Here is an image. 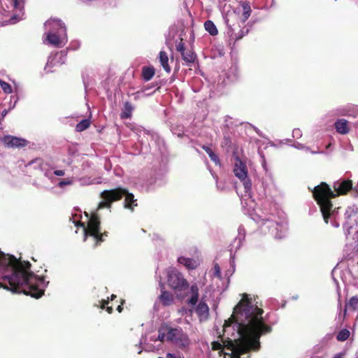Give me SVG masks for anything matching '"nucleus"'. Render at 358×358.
Here are the masks:
<instances>
[{"instance_id": "37", "label": "nucleus", "mask_w": 358, "mask_h": 358, "mask_svg": "<svg viewBox=\"0 0 358 358\" xmlns=\"http://www.w3.org/2000/svg\"><path fill=\"white\" fill-rule=\"evenodd\" d=\"M101 236H100L101 238V240H102V242L104 241V237H106L108 236V232L107 231H104L103 233H101Z\"/></svg>"}, {"instance_id": "35", "label": "nucleus", "mask_w": 358, "mask_h": 358, "mask_svg": "<svg viewBox=\"0 0 358 358\" xmlns=\"http://www.w3.org/2000/svg\"><path fill=\"white\" fill-rule=\"evenodd\" d=\"M201 148H202V149H203V150H205V151H206V152L208 155H209V153H210L211 152H213V150H212L209 147H208V146H206V145H202V147H201Z\"/></svg>"}, {"instance_id": "5", "label": "nucleus", "mask_w": 358, "mask_h": 358, "mask_svg": "<svg viewBox=\"0 0 358 358\" xmlns=\"http://www.w3.org/2000/svg\"><path fill=\"white\" fill-rule=\"evenodd\" d=\"M125 193H127V189L122 187L103 190L100 194L102 201L99 203L96 210H99L103 208L110 209L112 203L121 200Z\"/></svg>"}, {"instance_id": "30", "label": "nucleus", "mask_w": 358, "mask_h": 358, "mask_svg": "<svg viewBox=\"0 0 358 358\" xmlns=\"http://www.w3.org/2000/svg\"><path fill=\"white\" fill-rule=\"evenodd\" d=\"M73 183V180L70 178L62 179L59 183L58 187L63 188L66 185H71Z\"/></svg>"}, {"instance_id": "22", "label": "nucleus", "mask_w": 358, "mask_h": 358, "mask_svg": "<svg viewBox=\"0 0 358 358\" xmlns=\"http://www.w3.org/2000/svg\"><path fill=\"white\" fill-rule=\"evenodd\" d=\"M205 29L211 35L216 36L218 34L217 29L213 21L207 20L204 23Z\"/></svg>"}, {"instance_id": "29", "label": "nucleus", "mask_w": 358, "mask_h": 358, "mask_svg": "<svg viewBox=\"0 0 358 358\" xmlns=\"http://www.w3.org/2000/svg\"><path fill=\"white\" fill-rule=\"evenodd\" d=\"M241 180L243 181L244 188H245V192H248L250 191L251 187H252L251 180L249 178H248V177L245 178V179Z\"/></svg>"}, {"instance_id": "7", "label": "nucleus", "mask_w": 358, "mask_h": 358, "mask_svg": "<svg viewBox=\"0 0 358 358\" xmlns=\"http://www.w3.org/2000/svg\"><path fill=\"white\" fill-rule=\"evenodd\" d=\"M80 225L84 227L85 235L90 236L95 239V246L99 245L102 243L101 236V222L99 215L96 213L92 215L87 227H85L84 223H80Z\"/></svg>"}, {"instance_id": "1", "label": "nucleus", "mask_w": 358, "mask_h": 358, "mask_svg": "<svg viewBox=\"0 0 358 358\" xmlns=\"http://www.w3.org/2000/svg\"><path fill=\"white\" fill-rule=\"evenodd\" d=\"M264 310L254 304L252 299L246 293L243 294L242 299L234 307L229 319L225 320L224 331L230 326V322L236 321L238 327V338L234 340L227 338L222 339L223 344L219 341L211 343L213 350H220L219 355H224V358H241L250 350H259L260 337L271 333V326L265 323L262 314Z\"/></svg>"}, {"instance_id": "46", "label": "nucleus", "mask_w": 358, "mask_h": 358, "mask_svg": "<svg viewBox=\"0 0 358 358\" xmlns=\"http://www.w3.org/2000/svg\"><path fill=\"white\" fill-rule=\"evenodd\" d=\"M339 306H340V308H341V301H339Z\"/></svg>"}, {"instance_id": "28", "label": "nucleus", "mask_w": 358, "mask_h": 358, "mask_svg": "<svg viewBox=\"0 0 358 358\" xmlns=\"http://www.w3.org/2000/svg\"><path fill=\"white\" fill-rule=\"evenodd\" d=\"M0 85L5 93L10 94L12 92V87L8 83L0 80Z\"/></svg>"}, {"instance_id": "33", "label": "nucleus", "mask_w": 358, "mask_h": 358, "mask_svg": "<svg viewBox=\"0 0 358 358\" xmlns=\"http://www.w3.org/2000/svg\"><path fill=\"white\" fill-rule=\"evenodd\" d=\"M158 339L160 341H164V340H166V333H161L159 331V336H158Z\"/></svg>"}, {"instance_id": "15", "label": "nucleus", "mask_w": 358, "mask_h": 358, "mask_svg": "<svg viewBox=\"0 0 358 358\" xmlns=\"http://www.w3.org/2000/svg\"><path fill=\"white\" fill-rule=\"evenodd\" d=\"M358 310V296H355L350 298L348 302L346 303L343 314V320H344L347 315V311H357Z\"/></svg>"}, {"instance_id": "32", "label": "nucleus", "mask_w": 358, "mask_h": 358, "mask_svg": "<svg viewBox=\"0 0 358 358\" xmlns=\"http://www.w3.org/2000/svg\"><path fill=\"white\" fill-rule=\"evenodd\" d=\"M214 269H215V275L220 278L221 272H220V266H219V265L217 264H216L215 265Z\"/></svg>"}, {"instance_id": "43", "label": "nucleus", "mask_w": 358, "mask_h": 358, "mask_svg": "<svg viewBox=\"0 0 358 358\" xmlns=\"http://www.w3.org/2000/svg\"><path fill=\"white\" fill-rule=\"evenodd\" d=\"M38 159H36L35 161H31V163L36 162H38Z\"/></svg>"}, {"instance_id": "10", "label": "nucleus", "mask_w": 358, "mask_h": 358, "mask_svg": "<svg viewBox=\"0 0 358 358\" xmlns=\"http://www.w3.org/2000/svg\"><path fill=\"white\" fill-rule=\"evenodd\" d=\"M160 287L161 294L158 297L159 302L164 306H169L172 305L174 302V296L173 294L164 289V285L163 283H160Z\"/></svg>"}, {"instance_id": "40", "label": "nucleus", "mask_w": 358, "mask_h": 358, "mask_svg": "<svg viewBox=\"0 0 358 358\" xmlns=\"http://www.w3.org/2000/svg\"><path fill=\"white\" fill-rule=\"evenodd\" d=\"M117 298V296L114 294H113L111 296H110V300L111 301H113L114 299H115Z\"/></svg>"}, {"instance_id": "8", "label": "nucleus", "mask_w": 358, "mask_h": 358, "mask_svg": "<svg viewBox=\"0 0 358 358\" xmlns=\"http://www.w3.org/2000/svg\"><path fill=\"white\" fill-rule=\"evenodd\" d=\"M176 49L180 53L182 60L187 64L194 63L196 55L193 50L186 48L182 38H180L179 41H176Z\"/></svg>"}, {"instance_id": "23", "label": "nucleus", "mask_w": 358, "mask_h": 358, "mask_svg": "<svg viewBox=\"0 0 358 358\" xmlns=\"http://www.w3.org/2000/svg\"><path fill=\"white\" fill-rule=\"evenodd\" d=\"M47 40L50 44L56 47H59L62 43L59 36L55 33H48L47 34Z\"/></svg>"}, {"instance_id": "31", "label": "nucleus", "mask_w": 358, "mask_h": 358, "mask_svg": "<svg viewBox=\"0 0 358 358\" xmlns=\"http://www.w3.org/2000/svg\"><path fill=\"white\" fill-rule=\"evenodd\" d=\"M208 156L210 160L213 161L215 164H218L220 163L218 156L213 152L209 153Z\"/></svg>"}, {"instance_id": "4", "label": "nucleus", "mask_w": 358, "mask_h": 358, "mask_svg": "<svg viewBox=\"0 0 358 358\" xmlns=\"http://www.w3.org/2000/svg\"><path fill=\"white\" fill-rule=\"evenodd\" d=\"M167 283L178 299L183 300L187 296L186 291L189 287V282L176 268L171 267L167 270Z\"/></svg>"}, {"instance_id": "18", "label": "nucleus", "mask_w": 358, "mask_h": 358, "mask_svg": "<svg viewBox=\"0 0 358 358\" xmlns=\"http://www.w3.org/2000/svg\"><path fill=\"white\" fill-rule=\"evenodd\" d=\"M159 59L162 66L164 70L167 73L171 72V67L169 65V57L167 53L165 51H160L159 54Z\"/></svg>"}, {"instance_id": "19", "label": "nucleus", "mask_w": 358, "mask_h": 358, "mask_svg": "<svg viewBox=\"0 0 358 358\" xmlns=\"http://www.w3.org/2000/svg\"><path fill=\"white\" fill-rule=\"evenodd\" d=\"M155 71L152 66H143L142 68V78L145 81L150 80L155 76Z\"/></svg>"}, {"instance_id": "9", "label": "nucleus", "mask_w": 358, "mask_h": 358, "mask_svg": "<svg viewBox=\"0 0 358 358\" xmlns=\"http://www.w3.org/2000/svg\"><path fill=\"white\" fill-rule=\"evenodd\" d=\"M1 141L8 148H23L28 144L26 139L11 135L4 136L1 138Z\"/></svg>"}, {"instance_id": "24", "label": "nucleus", "mask_w": 358, "mask_h": 358, "mask_svg": "<svg viewBox=\"0 0 358 358\" xmlns=\"http://www.w3.org/2000/svg\"><path fill=\"white\" fill-rule=\"evenodd\" d=\"M242 8H243V22H245L250 17L252 10L250 4L248 3H242Z\"/></svg>"}, {"instance_id": "36", "label": "nucleus", "mask_w": 358, "mask_h": 358, "mask_svg": "<svg viewBox=\"0 0 358 358\" xmlns=\"http://www.w3.org/2000/svg\"><path fill=\"white\" fill-rule=\"evenodd\" d=\"M124 303V300H122V302H121V304L119 305L117 307V310L119 312V313H121L123 310V304Z\"/></svg>"}, {"instance_id": "14", "label": "nucleus", "mask_w": 358, "mask_h": 358, "mask_svg": "<svg viewBox=\"0 0 358 358\" xmlns=\"http://www.w3.org/2000/svg\"><path fill=\"white\" fill-rule=\"evenodd\" d=\"M124 196L125 197L124 207L133 211L134 207L138 206L137 200L134 199V195L132 193L129 192L127 189V193L124 194Z\"/></svg>"}, {"instance_id": "16", "label": "nucleus", "mask_w": 358, "mask_h": 358, "mask_svg": "<svg viewBox=\"0 0 358 358\" xmlns=\"http://www.w3.org/2000/svg\"><path fill=\"white\" fill-rule=\"evenodd\" d=\"M199 290L196 284H194L190 287L191 296L186 301L187 305L194 306L199 300Z\"/></svg>"}, {"instance_id": "11", "label": "nucleus", "mask_w": 358, "mask_h": 358, "mask_svg": "<svg viewBox=\"0 0 358 358\" xmlns=\"http://www.w3.org/2000/svg\"><path fill=\"white\" fill-rule=\"evenodd\" d=\"M235 176L240 180H244L248 176V169L245 164L240 159H238L234 168Z\"/></svg>"}, {"instance_id": "44", "label": "nucleus", "mask_w": 358, "mask_h": 358, "mask_svg": "<svg viewBox=\"0 0 358 358\" xmlns=\"http://www.w3.org/2000/svg\"><path fill=\"white\" fill-rule=\"evenodd\" d=\"M6 113V111L5 110L3 112L2 115H4Z\"/></svg>"}, {"instance_id": "27", "label": "nucleus", "mask_w": 358, "mask_h": 358, "mask_svg": "<svg viewBox=\"0 0 358 358\" xmlns=\"http://www.w3.org/2000/svg\"><path fill=\"white\" fill-rule=\"evenodd\" d=\"M108 299L107 300H102L100 301V308L101 309H104L106 308V311L109 313V314H111L113 311V308L112 306H108Z\"/></svg>"}, {"instance_id": "25", "label": "nucleus", "mask_w": 358, "mask_h": 358, "mask_svg": "<svg viewBox=\"0 0 358 358\" xmlns=\"http://www.w3.org/2000/svg\"><path fill=\"white\" fill-rule=\"evenodd\" d=\"M90 120L88 119H85L80 121L77 124L76 127V130L77 131L81 132L85 129H87L90 126Z\"/></svg>"}, {"instance_id": "2", "label": "nucleus", "mask_w": 358, "mask_h": 358, "mask_svg": "<svg viewBox=\"0 0 358 358\" xmlns=\"http://www.w3.org/2000/svg\"><path fill=\"white\" fill-rule=\"evenodd\" d=\"M0 288L13 293H24L39 299L45 292L44 287L49 282L45 277H38L31 271L28 261L17 259L13 255L0 252Z\"/></svg>"}, {"instance_id": "3", "label": "nucleus", "mask_w": 358, "mask_h": 358, "mask_svg": "<svg viewBox=\"0 0 358 358\" xmlns=\"http://www.w3.org/2000/svg\"><path fill=\"white\" fill-rule=\"evenodd\" d=\"M333 191L330 186L325 182H322L315 186L312 191L313 197L320 207L323 220L326 224L329 223L330 218L334 216L336 208L334 207L331 199L341 195L347 194L352 189V181L351 180L340 179L333 184Z\"/></svg>"}, {"instance_id": "6", "label": "nucleus", "mask_w": 358, "mask_h": 358, "mask_svg": "<svg viewBox=\"0 0 358 358\" xmlns=\"http://www.w3.org/2000/svg\"><path fill=\"white\" fill-rule=\"evenodd\" d=\"M166 340L176 346L183 348L189 345L188 336L181 328H166Z\"/></svg>"}, {"instance_id": "21", "label": "nucleus", "mask_w": 358, "mask_h": 358, "mask_svg": "<svg viewBox=\"0 0 358 358\" xmlns=\"http://www.w3.org/2000/svg\"><path fill=\"white\" fill-rule=\"evenodd\" d=\"M178 262L184 265L187 269H194L196 267L195 261L191 258L180 257L178 259Z\"/></svg>"}, {"instance_id": "45", "label": "nucleus", "mask_w": 358, "mask_h": 358, "mask_svg": "<svg viewBox=\"0 0 358 358\" xmlns=\"http://www.w3.org/2000/svg\"><path fill=\"white\" fill-rule=\"evenodd\" d=\"M243 37V35H241L238 37V38H241Z\"/></svg>"}, {"instance_id": "13", "label": "nucleus", "mask_w": 358, "mask_h": 358, "mask_svg": "<svg viewBox=\"0 0 358 358\" xmlns=\"http://www.w3.org/2000/svg\"><path fill=\"white\" fill-rule=\"evenodd\" d=\"M2 6L5 5L8 9L21 10L24 8V0H0Z\"/></svg>"}, {"instance_id": "26", "label": "nucleus", "mask_w": 358, "mask_h": 358, "mask_svg": "<svg viewBox=\"0 0 358 358\" xmlns=\"http://www.w3.org/2000/svg\"><path fill=\"white\" fill-rule=\"evenodd\" d=\"M349 336L350 331L347 329H343L338 333L336 338L339 341H345L349 338Z\"/></svg>"}, {"instance_id": "20", "label": "nucleus", "mask_w": 358, "mask_h": 358, "mask_svg": "<svg viewBox=\"0 0 358 358\" xmlns=\"http://www.w3.org/2000/svg\"><path fill=\"white\" fill-rule=\"evenodd\" d=\"M134 110L132 104L129 102L126 101L124 103V108L122 112L120 114V117L122 119H129L131 117V113Z\"/></svg>"}, {"instance_id": "41", "label": "nucleus", "mask_w": 358, "mask_h": 358, "mask_svg": "<svg viewBox=\"0 0 358 358\" xmlns=\"http://www.w3.org/2000/svg\"><path fill=\"white\" fill-rule=\"evenodd\" d=\"M58 24L61 27H64L65 29V27H62V24H64L63 23H62V21L61 20H59L58 21Z\"/></svg>"}, {"instance_id": "42", "label": "nucleus", "mask_w": 358, "mask_h": 358, "mask_svg": "<svg viewBox=\"0 0 358 358\" xmlns=\"http://www.w3.org/2000/svg\"><path fill=\"white\" fill-rule=\"evenodd\" d=\"M334 358H342L340 355H336Z\"/></svg>"}, {"instance_id": "17", "label": "nucleus", "mask_w": 358, "mask_h": 358, "mask_svg": "<svg viewBox=\"0 0 358 358\" xmlns=\"http://www.w3.org/2000/svg\"><path fill=\"white\" fill-rule=\"evenodd\" d=\"M334 126L336 131L341 134H347L350 129L348 122L345 119H338Z\"/></svg>"}, {"instance_id": "34", "label": "nucleus", "mask_w": 358, "mask_h": 358, "mask_svg": "<svg viewBox=\"0 0 358 358\" xmlns=\"http://www.w3.org/2000/svg\"><path fill=\"white\" fill-rule=\"evenodd\" d=\"M54 174L57 176H62L65 174V172L63 170H56L54 171Z\"/></svg>"}, {"instance_id": "12", "label": "nucleus", "mask_w": 358, "mask_h": 358, "mask_svg": "<svg viewBox=\"0 0 358 358\" xmlns=\"http://www.w3.org/2000/svg\"><path fill=\"white\" fill-rule=\"evenodd\" d=\"M196 313L200 320H206L209 317V308L207 303L200 301L196 308Z\"/></svg>"}, {"instance_id": "39", "label": "nucleus", "mask_w": 358, "mask_h": 358, "mask_svg": "<svg viewBox=\"0 0 358 358\" xmlns=\"http://www.w3.org/2000/svg\"><path fill=\"white\" fill-rule=\"evenodd\" d=\"M352 212H355V213H358V206H353L352 208Z\"/></svg>"}, {"instance_id": "38", "label": "nucleus", "mask_w": 358, "mask_h": 358, "mask_svg": "<svg viewBox=\"0 0 358 358\" xmlns=\"http://www.w3.org/2000/svg\"><path fill=\"white\" fill-rule=\"evenodd\" d=\"M228 324H230V326L229 327V328L231 327V324H234V326H233V328H235V327L238 329V327H237V323L236 322V321H234L233 322H229ZM228 331V327L227 328V331Z\"/></svg>"}]
</instances>
